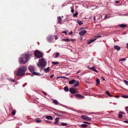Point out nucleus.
Masks as SVG:
<instances>
[{"label": "nucleus", "mask_w": 128, "mask_h": 128, "mask_svg": "<svg viewBox=\"0 0 128 128\" xmlns=\"http://www.w3.org/2000/svg\"><path fill=\"white\" fill-rule=\"evenodd\" d=\"M123 98H128V96L127 95H124L123 96H122Z\"/></svg>", "instance_id": "nucleus-39"}, {"label": "nucleus", "mask_w": 128, "mask_h": 128, "mask_svg": "<svg viewBox=\"0 0 128 128\" xmlns=\"http://www.w3.org/2000/svg\"><path fill=\"white\" fill-rule=\"evenodd\" d=\"M88 125L87 124H82L81 125V126L83 128H85L87 127Z\"/></svg>", "instance_id": "nucleus-25"}, {"label": "nucleus", "mask_w": 128, "mask_h": 128, "mask_svg": "<svg viewBox=\"0 0 128 128\" xmlns=\"http://www.w3.org/2000/svg\"><path fill=\"white\" fill-rule=\"evenodd\" d=\"M68 34L69 35H71L72 34L73 32L72 31H71L70 32H69Z\"/></svg>", "instance_id": "nucleus-51"}, {"label": "nucleus", "mask_w": 128, "mask_h": 128, "mask_svg": "<svg viewBox=\"0 0 128 128\" xmlns=\"http://www.w3.org/2000/svg\"><path fill=\"white\" fill-rule=\"evenodd\" d=\"M43 54L38 50H36L34 52V55L36 58H40L42 57Z\"/></svg>", "instance_id": "nucleus-4"}, {"label": "nucleus", "mask_w": 128, "mask_h": 128, "mask_svg": "<svg viewBox=\"0 0 128 128\" xmlns=\"http://www.w3.org/2000/svg\"><path fill=\"white\" fill-rule=\"evenodd\" d=\"M53 102L56 105H58V102L55 100H53Z\"/></svg>", "instance_id": "nucleus-23"}, {"label": "nucleus", "mask_w": 128, "mask_h": 128, "mask_svg": "<svg viewBox=\"0 0 128 128\" xmlns=\"http://www.w3.org/2000/svg\"><path fill=\"white\" fill-rule=\"evenodd\" d=\"M46 117L48 120H52L53 119L52 117L50 116H46Z\"/></svg>", "instance_id": "nucleus-14"}, {"label": "nucleus", "mask_w": 128, "mask_h": 128, "mask_svg": "<svg viewBox=\"0 0 128 128\" xmlns=\"http://www.w3.org/2000/svg\"><path fill=\"white\" fill-rule=\"evenodd\" d=\"M60 53H56V56L55 58H57L58 57Z\"/></svg>", "instance_id": "nucleus-33"}, {"label": "nucleus", "mask_w": 128, "mask_h": 128, "mask_svg": "<svg viewBox=\"0 0 128 128\" xmlns=\"http://www.w3.org/2000/svg\"><path fill=\"white\" fill-rule=\"evenodd\" d=\"M86 30H83L79 32V34L80 36H82L86 33Z\"/></svg>", "instance_id": "nucleus-6"}, {"label": "nucleus", "mask_w": 128, "mask_h": 128, "mask_svg": "<svg viewBox=\"0 0 128 128\" xmlns=\"http://www.w3.org/2000/svg\"><path fill=\"white\" fill-rule=\"evenodd\" d=\"M9 80L12 82H14L15 81L14 79L12 78L10 79Z\"/></svg>", "instance_id": "nucleus-43"}, {"label": "nucleus", "mask_w": 128, "mask_h": 128, "mask_svg": "<svg viewBox=\"0 0 128 128\" xmlns=\"http://www.w3.org/2000/svg\"><path fill=\"white\" fill-rule=\"evenodd\" d=\"M126 45L127 46V48L128 49V43H127L126 44Z\"/></svg>", "instance_id": "nucleus-63"}, {"label": "nucleus", "mask_w": 128, "mask_h": 128, "mask_svg": "<svg viewBox=\"0 0 128 128\" xmlns=\"http://www.w3.org/2000/svg\"><path fill=\"white\" fill-rule=\"evenodd\" d=\"M62 126H65L67 125V124L66 123L62 122L61 124Z\"/></svg>", "instance_id": "nucleus-35"}, {"label": "nucleus", "mask_w": 128, "mask_h": 128, "mask_svg": "<svg viewBox=\"0 0 128 128\" xmlns=\"http://www.w3.org/2000/svg\"><path fill=\"white\" fill-rule=\"evenodd\" d=\"M83 122L84 123L87 124H90V123L88 122Z\"/></svg>", "instance_id": "nucleus-46"}, {"label": "nucleus", "mask_w": 128, "mask_h": 128, "mask_svg": "<svg viewBox=\"0 0 128 128\" xmlns=\"http://www.w3.org/2000/svg\"><path fill=\"white\" fill-rule=\"evenodd\" d=\"M76 97L79 99H83L84 97L82 96L80 94H76L75 95Z\"/></svg>", "instance_id": "nucleus-7"}, {"label": "nucleus", "mask_w": 128, "mask_h": 128, "mask_svg": "<svg viewBox=\"0 0 128 128\" xmlns=\"http://www.w3.org/2000/svg\"><path fill=\"white\" fill-rule=\"evenodd\" d=\"M90 70H91L93 71H94L96 72V73H98V71L95 69V68L94 66H93L92 67H91V68H90Z\"/></svg>", "instance_id": "nucleus-22"}, {"label": "nucleus", "mask_w": 128, "mask_h": 128, "mask_svg": "<svg viewBox=\"0 0 128 128\" xmlns=\"http://www.w3.org/2000/svg\"><path fill=\"white\" fill-rule=\"evenodd\" d=\"M101 78H102V79L104 81L105 80V79L104 77H103L102 76Z\"/></svg>", "instance_id": "nucleus-56"}, {"label": "nucleus", "mask_w": 128, "mask_h": 128, "mask_svg": "<svg viewBox=\"0 0 128 128\" xmlns=\"http://www.w3.org/2000/svg\"><path fill=\"white\" fill-rule=\"evenodd\" d=\"M119 112V113H120V114H125L124 112H122V111H120Z\"/></svg>", "instance_id": "nucleus-49"}, {"label": "nucleus", "mask_w": 128, "mask_h": 128, "mask_svg": "<svg viewBox=\"0 0 128 128\" xmlns=\"http://www.w3.org/2000/svg\"><path fill=\"white\" fill-rule=\"evenodd\" d=\"M96 82L97 84H98L100 83V81L98 78H97L96 80Z\"/></svg>", "instance_id": "nucleus-30"}, {"label": "nucleus", "mask_w": 128, "mask_h": 128, "mask_svg": "<svg viewBox=\"0 0 128 128\" xmlns=\"http://www.w3.org/2000/svg\"><path fill=\"white\" fill-rule=\"evenodd\" d=\"M78 12H76L74 14H73V16L74 17H76L78 16Z\"/></svg>", "instance_id": "nucleus-36"}, {"label": "nucleus", "mask_w": 128, "mask_h": 128, "mask_svg": "<svg viewBox=\"0 0 128 128\" xmlns=\"http://www.w3.org/2000/svg\"><path fill=\"white\" fill-rule=\"evenodd\" d=\"M87 68L90 69V68H90V66H87Z\"/></svg>", "instance_id": "nucleus-59"}, {"label": "nucleus", "mask_w": 128, "mask_h": 128, "mask_svg": "<svg viewBox=\"0 0 128 128\" xmlns=\"http://www.w3.org/2000/svg\"><path fill=\"white\" fill-rule=\"evenodd\" d=\"M124 82L125 84L127 86H128V82L126 80H124Z\"/></svg>", "instance_id": "nucleus-37"}, {"label": "nucleus", "mask_w": 128, "mask_h": 128, "mask_svg": "<svg viewBox=\"0 0 128 128\" xmlns=\"http://www.w3.org/2000/svg\"><path fill=\"white\" fill-rule=\"evenodd\" d=\"M81 118L85 120H90L91 119L90 118L86 116H85L84 115L81 116Z\"/></svg>", "instance_id": "nucleus-5"}, {"label": "nucleus", "mask_w": 128, "mask_h": 128, "mask_svg": "<svg viewBox=\"0 0 128 128\" xmlns=\"http://www.w3.org/2000/svg\"><path fill=\"white\" fill-rule=\"evenodd\" d=\"M42 92L43 94H44L45 95H46L47 94L45 92H44V91H42Z\"/></svg>", "instance_id": "nucleus-52"}, {"label": "nucleus", "mask_w": 128, "mask_h": 128, "mask_svg": "<svg viewBox=\"0 0 128 128\" xmlns=\"http://www.w3.org/2000/svg\"><path fill=\"white\" fill-rule=\"evenodd\" d=\"M52 64L54 65H57L59 64V62H52Z\"/></svg>", "instance_id": "nucleus-29"}, {"label": "nucleus", "mask_w": 128, "mask_h": 128, "mask_svg": "<svg viewBox=\"0 0 128 128\" xmlns=\"http://www.w3.org/2000/svg\"><path fill=\"white\" fill-rule=\"evenodd\" d=\"M54 74H52L50 76V77L51 78H52L54 76Z\"/></svg>", "instance_id": "nucleus-50"}, {"label": "nucleus", "mask_w": 128, "mask_h": 128, "mask_svg": "<svg viewBox=\"0 0 128 128\" xmlns=\"http://www.w3.org/2000/svg\"><path fill=\"white\" fill-rule=\"evenodd\" d=\"M70 40V41H74L75 40L74 39H71V40Z\"/></svg>", "instance_id": "nucleus-61"}, {"label": "nucleus", "mask_w": 128, "mask_h": 128, "mask_svg": "<svg viewBox=\"0 0 128 128\" xmlns=\"http://www.w3.org/2000/svg\"><path fill=\"white\" fill-rule=\"evenodd\" d=\"M114 48L117 51L119 50L120 49V48L117 45H115L114 46Z\"/></svg>", "instance_id": "nucleus-13"}, {"label": "nucleus", "mask_w": 128, "mask_h": 128, "mask_svg": "<svg viewBox=\"0 0 128 128\" xmlns=\"http://www.w3.org/2000/svg\"><path fill=\"white\" fill-rule=\"evenodd\" d=\"M64 90L66 92H67L68 90V87L66 86L64 87Z\"/></svg>", "instance_id": "nucleus-28"}, {"label": "nucleus", "mask_w": 128, "mask_h": 128, "mask_svg": "<svg viewBox=\"0 0 128 128\" xmlns=\"http://www.w3.org/2000/svg\"><path fill=\"white\" fill-rule=\"evenodd\" d=\"M118 26L121 28H124L126 27L127 26V25L123 24H121L118 25Z\"/></svg>", "instance_id": "nucleus-16"}, {"label": "nucleus", "mask_w": 128, "mask_h": 128, "mask_svg": "<svg viewBox=\"0 0 128 128\" xmlns=\"http://www.w3.org/2000/svg\"><path fill=\"white\" fill-rule=\"evenodd\" d=\"M58 112L60 113H62L63 114H64V113H66V112H63V111H58Z\"/></svg>", "instance_id": "nucleus-42"}, {"label": "nucleus", "mask_w": 128, "mask_h": 128, "mask_svg": "<svg viewBox=\"0 0 128 128\" xmlns=\"http://www.w3.org/2000/svg\"><path fill=\"white\" fill-rule=\"evenodd\" d=\"M28 68L29 71L31 72L34 71V67L30 66H28Z\"/></svg>", "instance_id": "nucleus-10"}, {"label": "nucleus", "mask_w": 128, "mask_h": 128, "mask_svg": "<svg viewBox=\"0 0 128 128\" xmlns=\"http://www.w3.org/2000/svg\"><path fill=\"white\" fill-rule=\"evenodd\" d=\"M16 111L15 110H14L12 112V114L13 116H14L16 114Z\"/></svg>", "instance_id": "nucleus-38"}, {"label": "nucleus", "mask_w": 128, "mask_h": 128, "mask_svg": "<svg viewBox=\"0 0 128 128\" xmlns=\"http://www.w3.org/2000/svg\"><path fill=\"white\" fill-rule=\"evenodd\" d=\"M124 122L125 123H128V121L127 120H124Z\"/></svg>", "instance_id": "nucleus-54"}, {"label": "nucleus", "mask_w": 128, "mask_h": 128, "mask_svg": "<svg viewBox=\"0 0 128 128\" xmlns=\"http://www.w3.org/2000/svg\"><path fill=\"white\" fill-rule=\"evenodd\" d=\"M46 64V62L43 58L39 60L37 64V66L41 68H43Z\"/></svg>", "instance_id": "nucleus-3"}, {"label": "nucleus", "mask_w": 128, "mask_h": 128, "mask_svg": "<svg viewBox=\"0 0 128 128\" xmlns=\"http://www.w3.org/2000/svg\"><path fill=\"white\" fill-rule=\"evenodd\" d=\"M50 70V68L49 67H48L47 68H45L44 70V72L46 73H47Z\"/></svg>", "instance_id": "nucleus-18"}, {"label": "nucleus", "mask_w": 128, "mask_h": 128, "mask_svg": "<svg viewBox=\"0 0 128 128\" xmlns=\"http://www.w3.org/2000/svg\"><path fill=\"white\" fill-rule=\"evenodd\" d=\"M58 23L60 24H61L62 18L60 16H58Z\"/></svg>", "instance_id": "nucleus-12"}, {"label": "nucleus", "mask_w": 128, "mask_h": 128, "mask_svg": "<svg viewBox=\"0 0 128 128\" xmlns=\"http://www.w3.org/2000/svg\"><path fill=\"white\" fill-rule=\"evenodd\" d=\"M96 40V38H94V39L90 40L88 42L87 44H89L90 43L93 42L95 41Z\"/></svg>", "instance_id": "nucleus-17"}, {"label": "nucleus", "mask_w": 128, "mask_h": 128, "mask_svg": "<svg viewBox=\"0 0 128 128\" xmlns=\"http://www.w3.org/2000/svg\"><path fill=\"white\" fill-rule=\"evenodd\" d=\"M80 72H81V71H80V70H79L77 72V73H76V74H78V73H80Z\"/></svg>", "instance_id": "nucleus-53"}, {"label": "nucleus", "mask_w": 128, "mask_h": 128, "mask_svg": "<svg viewBox=\"0 0 128 128\" xmlns=\"http://www.w3.org/2000/svg\"><path fill=\"white\" fill-rule=\"evenodd\" d=\"M101 36V35H99L98 36H95V38H96V39L97 38H99Z\"/></svg>", "instance_id": "nucleus-47"}, {"label": "nucleus", "mask_w": 128, "mask_h": 128, "mask_svg": "<svg viewBox=\"0 0 128 128\" xmlns=\"http://www.w3.org/2000/svg\"><path fill=\"white\" fill-rule=\"evenodd\" d=\"M27 69L26 66H24L18 68L17 70L14 71V72L18 76H22L25 74Z\"/></svg>", "instance_id": "nucleus-1"}, {"label": "nucleus", "mask_w": 128, "mask_h": 128, "mask_svg": "<svg viewBox=\"0 0 128 128\" xmlns=\"http://www.w3.org/2000/svg\"><path fill=\"white\" fill-rule=\"evenodd\" d=\"M31 54H24L21 55L19 58V62L23 64H25L29 60Z\"/></svg>", "instance_id": "nucleus-2"}, {"label": "nucleus", "mask_w": 128, "mask_h": 128, "mask_svg": "<svg viewBox=\"0 0 128 128\" xmlns=\"http://www.w3.org/2000/svg\"><path fill=\"white\" fill-rule=\"evenodd\" d=\"M115 2L116 3H118L119 2L118 1H116Z\"/></svg>", "instance_id": "nucleus-57"}, {"label": "nucleus", "mask_w": 128, "mask_h": 128, "mask_svg": "<svg viewBox=\"0 0 128 128\" xmlns=\"http://www.w3.org/2000/svg\"><path fill=\"white\" fill-rule=\"evenodd\" d=\"M60 118H56L55 119V122L54 123V124L58 125V121L60 119Z\"/></svg>", "instance_id": "nucleus-11"}, {"label": "nucleus", "mask_w": 128, "mask_h": 128, "mask_svg": "<svg viewBox=\"0 0 128 128\" xmlns=\"http://www.w3.org/2000/svg\"><path fill=\"white\" fill-rule=\"evenodd\" d=\"M54 113L55 114V115H57L58 116H60V117H62V115H61V114H57V113H55V112H54Z\"/></svg>", "instance_id": "nucleus-31"}, {"label": "nucleus", "mask_w": 128, "mask_h": 128, "mask_svg": "<svg viewBox=\"0 0 128 128\" xmlns=\"http://www.w3.org/2000/svg\"><path fill=\"white\" fill-rule=\"evenodd\" d=\"M41 120L39 118H36V122L39 123L41 122Z\"/></svg>", "instance_id": "nucleus-26"}, {"label": "nucleus", "mask_w": 128, "mask_h": 128, "mask_svg": "<svg viewBox=\"0 0 128 128\" xmlns=\"http://www.w3.org/2000/svg\"><path fill=\"white\" fill-rule=\"evenodd\" d=\"M46 122L47 123H50L51 122L50 121L46 120Z\"/></svg>", "instance_id": "nucleus-48"}, {"label": "nucleus", "mask_w": 128, "mask_h": 128, "mask_svg": "<svg viewBox=\"0 0 128 128\" xmlns=\"http://www.w3.org/2000/svg\"><path fill=\"white\" fill-rule=\"evenodd\" d=\"M108 15L107 14L105 16V17L104 18V19L106 18H108L110 17V16H108Z\"/></svg>", "instance_id": "nucleus-44"}, {"label": "nucleus", "mask_w": 128, "mask_h": 128, "mask_svg": "<svg viewBox=\"0 0 128 128\" xmlns=\"http://www.w3.org/2000/svg\"><path fill=\"white\" fill-rule=\"evenodd\" d=\"M87 28H81L79 29V30H84L85 29H86Z\"/></svg>", "instance_id": "nucleus-40"}, {"label": "nucleus", "mask_w": 128, "mask_h": 128, "mask_svg": "<svg viewBox=\"0 0 128 128\" xmlns=\"http://www.w3.org/2000/svg\"><path fill=\"white\" fill-rule=\"evenodd\" d=\"M77 21L79 25H82L83 24V23L82 21L79 19L77 20Z\"/></svg>", "instance_id": "nucleus-15"}, {"label": "nucleus", "mask_w": 128, "mask_h": 128, "mask_svg": "<svg viewBox=\"0 0 128 128\" xmlns=\"http://www.w3.org/2000/svg\"><path fill=\"white\" fill-rule=\"evenodd\" d=\"M106 94L108 95V96H110L112 97V95L108 91H106Z\"/></svg>", "instance_id": "nucleus-27"}, {"label": "nucleus", "mask_w": 128, "mask_h": 128, "mask_svg": "<svg viewBox=\"0 0 128 128\" xmlns=\"http://www.w3.org/2000/svg\"><path fill=\"white\" fill-rule=\"evenodd\" d=\"M61 78V76H59L57 77V79H59V78Z\"/></svg>", "instance_id": "nucleus-58"}, {"label": "nucleus", "mask_w": 128, "mask_h": 128, "mask_svg": "<svg viewBox=\"0 0 128 128\" xmlns=\"http://www.w3.org/2000/svg\"><path fill=\"white\" fill-rule=\"evenodd\" d=\"M69 91L71 93L73 94H75L77 92L76 90L75 89L73 88H70Z\"/></svg>", "instance_id": "nucleus-8"}, {"label": "nucleus", "mask_w": 128, "mask_h": 128, "mask_svg": "<svg viewBox=\"0 0 128 128\" xmlns=\"http://www.w3.org/2000/svg\"><path fill=\"white\" fill-rule=\"evenodd\" d=\"M67 32V31L66 30L64 31H62V33H64L66 34V33Z\"/></svg>", "instance_id": "nucleus-41"}, {"label": "nucleus", "mask_w": 128, "mask_h": 128, "mask_svg": "<svg viewBox=\"0 0 128 128\" xmlns=\"http://www.w3.org/2000/svg\"><path fill=\"white\" fill-rule=\"evenodd\" d=\"M62 40L64 41L65 42H69L70 41V40L67 38L66 39H63Z\"/></svg>", "instance_id": "nucleus-24"}, {"label": "nucleus", "mask_w": 128, "mask_h": 128, "mask_svg": "<svg viewBox=\"0 0 128 128\" xmlns=\"http://www.w3.org/2000/svg\"><path fill=\"white\" fill-rule=\"evenodd\" d=\"M94 21H96V18H95V16H94Z\"/></svg>", "instance_id": "nucleus-64"}, {"label": "nucleus", "mask_w": 128, "mask_h": 128, "mask_svg": "<svg viewBox=\"0 0 128 128\" xmlns=\"http://www.w3.org/2000/svg\"><path fill=\"white\" fill-rule=\"evenodd\" d=\"M75 80H72L69 81V84H72L75 82Z\"/></svg>", "instance_id": "nucleus-19"}, {"label": "nucleus", "mask_w": 128, "mask_h": 128, "mask_svg": "<svg viewBox=\"0 0 128 128\" xmlns=\"http://www.w3.org/2000/svg\"><path fill=\"white\" fill-rule=\"evenodd\" d=\"M62 106H63L65 108H68V107L67 106H64V105H62Z\"/></svg>", "instance_id": "nucleus-62"}, {"label": "nucleus", "mask_w": 128, "mask_h": 128, "mask_svg": "<svg viewBox=\"0 0 128 128\" xmlns=\"http://www.w3.org/2000/svg\"><path fill=\"white\" fill-rule=\"evenodd\" d=\"M79 82L78 81H77L76 82V83L74 84V86L75 87H77L79 85Z\"/></svg>", "instance_id": "nucleus-21"}, {"label": "nucleus", "mask_w": 128, "mask_h": 128, "mask_svg": "<svg viewBox=\"0 0 128 128\" xmlns=\"http://www.w3.org/2000/svg\"><path fill=\"white\" fill-rule=\"evenodd\" d=\"M52 36H50L47 37V41L50 42H52Z\"/></svg>", "instance_id": "nucleus-9"}, {"label": "nucleus", "mask_w": 128, "mask_h": 128, "mask_svg": "<svg viewBox=\"0 0 128 128\" xmlns=\"http://www.w3.org/2000/svg\"><path fill=\"white\" fill-rule=\"evenodd\" d=\"M55 37L56 39H57L58 38V37L57 36H55Z\"/></svg>", "instance_id": "nucleus-60"}, {"label": "nucleus", "mask_w": 128, "mask_h": 128, "mask_svg": "<svg viewBox=\"0 0 128 128\" xmlns=\"http://www.w3.org/2000/svg\"><path fill=\"white\" fill-rule=\"evenodd\" d=\"M71 12L72 13H73L74 12V9H72L71 10Z\"/></svg>", "instance_id": "nucleus-55"}, {"label": "nucleus", "mask_w": 128, "mask_h": 128, "mask_svg": "<svg viewBox=\"0 0 128 128\" xmlns=\"http://www.w3.org/2000/svg\"><path fill=\"white\" fill-rule=\"evenodd\" d=\"M33 74L34 75L38 76H40L41 75V74L38 72H33Z\"/></svg>", "instance_id": "nucleus-20"}, {"label": "nucleus", "mask_w": 128, "mask_h": 128, "mask_svg": "<svg viewBox=\"0 0 128 128\" xmlns=\"http://www.w3.org/2000/svg\"><path fill=\"white\" fill-rule=\"evenodd\" d=\"M126 60V59L124 58H121L119 60V61H124Z\"/></svg>", "instance_id": "nucleus-34"}, {"label": "nucleus", "mask_w": 128, "mask_h": 128, "mask_svg": "<svg viewBox=\"0 0 128 128\" xmlns=\"http://www.w3.org/2000/svg\"><path fill=\"white\" fill-rule=\"evenodd\" d=\"M125 109L126 111L128 112V106H127L125 108Z\"/></svg>", "instance_id": "nucleus-45"}, {"label": "nucleus", "mask_w": 128, "mask_h": 128, "mask_svg": "<svg viewBox=\"0 0 128 128\" xmlns=\"http://www.w3.org/2000/svg\"><path fill=\"white\" fill-rule=\"evenodd\" d=\"M123 116V115L120 114H119L118 115V117L120 118H122Z\"/></svg>", "instance_id": "nucleus-32"}]
</instances>
